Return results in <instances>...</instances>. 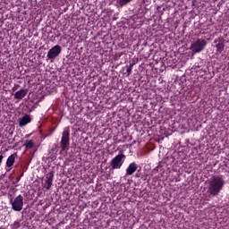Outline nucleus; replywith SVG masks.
<instances>
[{
    "label": "nucleus",
    "mask_w": 229,
    "mask_h": 229,
    "mask_svg": "<svg viewBox=\"0 0 229 229\" xmlns=\"http://www.w3.org/2000/svg\"><path fill=\"white\" fill-rule=\"evenodd\" d=\"M137 169H139V165H137V163H130L125 170V176H131L134 173L137 172Z\"/></svg>",
    "instance_id": "nucleus-9"
},
{
    "label": "nucleus",
    "mask_w": 229,
    "mask_h": 229,
    "mask_svg": "<svg viewBox=\"0 0 229 229\" xmlns=\"http://www.w3.org/2000/svg\"><path fill=\"white\" fill-rule=\"evenodd\" d=\"M135 65V64H130V65L128 66L126 72H127V76H130V74H131V71H133V66Z\"/></svg>",
    "instance_id": "nucleus-14"
},
{
    "label": "nucleus",
    "mask_w": 229,
    "mask_h": 229,
    "mask_svg": "<svg viewBox=\"0 0 229 229\" xmlns=\"http://www.w3.org/2000/svg\"><path fill=\"white\" fill-rule=\"evenodd\" d=\"M22 31H23V30H20V33H22Z\"/></svg>",
    "instance_id": "nucleus-21"
},
{
    "label": "nucleus",
    "mask_w": 229,
    "mask_h": 229,
    "mask_svg": "<svg viewBox=\"0 0 229 229\" xmlns=\"http://www.w3.org/2000/svg\"><path fill=\"white\" fill-rule=\"evenodd\" d=\"M3 158H4V157L3 155H0V165L3 164Z\"/></svg>",
    "instance_id": "nucleus-18"
},
{
    "label": "nucleus",
    "mask_w": 229,
    "mask_h": 229,
    "mask_svg": "<svg viewBox=\"0 0 229 229\" xmlns=\"http://www.w3.org/2000/svg\"><path fill=\"white\" fill-rule=\"evenodd\" d=\"M0 229H5L4 227H0Z\"/></svg>",
    "instance_id": "nucleus-22"
},
{
    "label": "nucleus",
    "mask_w": 229,
    "mask_h": 229,
    "mask_svg": "<svg viewBox=\"0 0 229 229\" xmlns=\"http://www.w3.org/2000/svg\"><path fill=\"white\" fill-rule=\"evenodd\" d=\"M14 226H16L17 228H19V222H14Z\"/></svg>",
    "instance_id": "nucleus-20"
},
{
    "label": "nucleus",
    "mask_w": 229,
    "mask_h": 229,
    "mask_svg": "<svg viewBox=\"0 0 229 229\" xmlns=\"http://www.w3.org/2000/svg\"><path fill=\"white\" fill-rule=\"evenodd\" d=\"M135 177L136 178H140V174L139 173V170H138V173L135 174Z\"/></svg>",
    "instance_id": "nucleus-19"
},
{
    "label": "nucleus",
    "mask_w": 229,
    "mask_h": 229,
    "mask_svg": "<svg viewBox=\"0 0 229 229\" xmlns=\"http://www.w3.org/2000/svg\"><path fill=\"white\" fill-rule=\"evenodd\" d=\"M54 180H55V171H50L48 174H46L45 183L43 188L46 189V191H50L51 187H53Z\"/></svg>",
    "instance_id": "nucleus-7"
},
{
    "label": "nucleus",
    "mask_w": 229,
    "mask_h": 229,
    "mask_svg": "<svg viewBox=\"0 0 229 229\" xmlns=\"http://www.w3.org/2000/svg\"><path fill=\"white\" fill-rule=\"evenodd\" d=\"M223 187H225L223 175H214L208 182V192L210 196H219Z\"/></svg>",
    "instance_id": "nucleus-1"
},
{
    "label": "nucleus",
    "mask_w": 229,
    "mask_h": 229,
    "mask_svg": "<svg viewBox=\"0 0 229 229\" xmlns=\"http://www.w3.org/2000/svg\"><path fill=\"white\" fill-rule=\"evenodd\" d=\"M21 176H24V173H21V174L20 175V176H17L16 177V182H15V183H19V182H21Z\"/></svg>",
    "instance_id": "nucleus-17"
},
{
    "label": "nucleus",
    "mask_w": 229,
    "mask_h": 229,
    "mask_svg": "<svg viewBox=\"0 0 229 229\" xmlns=\"http://www.w3.org/2000/svg\"><path fill=\"white\" fill-rule=\"evenodd\" d=\"M30 123H31V116H30V114H25L20 119L19 126L22 128L23 126H26V124H30Z\"/></svg>",
    "instance_id": "nucleus-10"
},
{
    "label": "nucleus",
    "mask_w": 229,
    "mask_h": 229,
    "mask_svg": "<svg viewBox=\"0 0 229 229\" xmlns=\"http://www.w3.org/2000/svg\"><path fill=\"white\" fill-rule=\"evenodd\" d=\"M28 95V89H21L14 94V99H24Z\"/></svg>",
    "instance_id": "nucleus-11"
},
{
    "label": "nucleus",
    "mask_w": 229,
    "mask_h": 229,
    "mask_svg": "<svg viewBox=\"0 0 229 229\" xmlns=\"http://www.w3.org/2000/svg\"><path fill=\"white\" fill-rule=\"evenodd\" d=\"M124 160H126V155L123 153L115 156L110 161L111 171H114V169H121V167H123V164H124Z\"/></svg>",
    "instance_id": "nucleus-4"
},
{
    "label": "nucleus",
    "mask_w": 229,
    "mask_h": 229,
    "mask_svg": "<svg viewBox=\"0 0 229 229\" xmlns=\"http://www.w3.org/2000/svg\"><path fill=\"white\" fill-rule=\"evenodd\" d=\"M60 53H62V47H60L59 45H55L48 50L47 58L48 60H55L57 58V56H60Z\"/></svg>",
    "instance_id": "nucleus-6"
},
{
    "label": "nucleus",
    "mask_w": 229,
    "mask_h": 229,
    "mask_svg": "<svg viewBox=\"0 0 229 229\" xmlns=\"http://www.w3.org/2000/svg\"><path fill=\"white\" fill-rule=\"evenodd\" d=\"M205 47H207V39L198 38L191 43L190 50L192 55H198L199 53L205 51Z\"/></svg>",
    "instance_id": "nucleus-2"
},
{
    "label": "nucleus",
    "mask_w": 229,
    "mask_h": 229,
    "mask_svg": "<svg viewBox=\"0 0 229 229\" xmlns=\"http://www.w3.org/2000/svg\"><path fill=\"white\" fill-rule=\"evenodd\" d=\"M69 32L70 37H74V35H78V30H69Z\"/></svg>",
    "instance_id": "nucleus-16"
},
{
    "label": "nucleus",
    "mask_w": 229,
    "mask_h": 229,
    "mask_svg": "<svg viewBox=\"0 0 229 229\" xmlns=\"http://www.w3.org/2000/svg\"><path fill=\"white\" fill-rule=\"evenodd\" d=\"M23 146L26 149H33L35 148V142H33V140H26Z\"/></svg>",
    "instance_id": "nucleus-13"
},
{
    "label": "nucleus",
    "mask_w": 229,
    "mask_h": 229,
    "mask_svg": "<svg viewBox=\"0 0 229 229\" xmlns=\"http://www.w3.org/2000/svg\"><path fill=\"white\" fill-rule=\"evenodd\" d=\"M10 204L12 205V209L14 210V212H21L24 207V197L20 194L14 199H10Z\"/></svg>",
    "instance_id": "nucleus-5"
},
{
    "label": "nucleus",
    "mask_w": 229,
    "mask_h": 229,
    "mask_svg": "<svg viewBox=\"0 0 229 229\" xmlns=\"http://www.w3.org/2000/svg\"><path fill=\"white\" fill-rule=\"evenodd\" d=\"M60 146L61 151H69L71 146V130L69 128L63 131Z\"/></svg>",
    "instance_id": "nucleus-3"
},
{
    "label": "nucleus",
    "mask_w": 229,
    "mask_h": 229,
    "mask_svg": "<svg viewBox=\"0 0 229 229\" xmlns=\"http://www.w3.org/2000/svg\"><path fill=\"white\" fill-rule=\"evenodd\" d=\"M225 42H226L225 38H218L215 39L214 43L216 44L217 53H223V51H225Z\"/></svg>",
    "instance_id": "nucleus-8"
},
{
    "label": "nucleus",
    "mask_w": 229,
    "mask_h": 229,
    "mask_svg": "<svg viewBox=\"0 0 229 229\" xmlns=\"http://www.w3.org/2000/svg\"><path fill=\"white\" fill-rule=\"evenodd\" d=\"M131 0H117V3L120 6H124V4H128Z\"/></svg>",
    "instance_id": "nucleus-15"
},
{
    "label": "nucleus",
    "mask_w": 229,
    "mask_h": 229,
    "mask_svg": "<svg viewBox=\"0 0 229 229\" xmlns=\"http://www.w3.org/2000/svg\"><path fill=\"white\" fill-rule=\"evenodd\" d=\"M25 38H28V35L24 36Z\"/></svg>",
    "instance_id": "nucleus-23"
},
{
    "label": "nucleus",
    "mask_w": 229,
    "mask_h": 229,
    "mask_svg": "<svg viewBox=\"0 0 229 229\" xmlns=\"http://www.w3.org/2000/svg\"><path fill=\"white\" fill-rule=\"evenodd\" d=\"M17 157V153L12 154L8 157L6 160V167H12L13 164H15V157Z\"/></svg>",
    "instance_id": "nucleus-12"
}]
</instances>
